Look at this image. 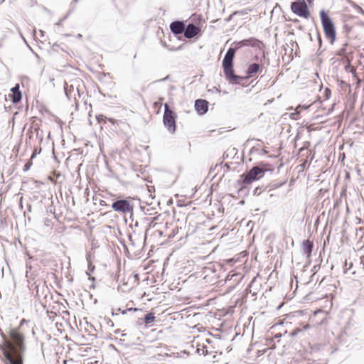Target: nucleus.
<instances>
[{
  "instance_id": "1",
  "label": "nucleus",
  "mask_w": 364,
  "mask_h": 364,
  "mask_svg": "<svg viewBox=\"0 0 364 364\" xmlns=\"http://www.w3.org/2000/svg\"><path fill=\"white\" fill-rule=\"evenodd\" d=\"M11 341H6L4 343V355L6 364H23V353L25 350L23 336L17 331L10 332Z\"/></svg>"
},
{
  "instance_id": "2",
  "label": "nucleus",
  "mask_w": 364,
  "mask_h": 364,
  "mask_svg": "<svg viewBox=\"0 0 364 364\" xmlns=\"http://www.w3.org/2000/svg\"><path fill=\"white\" fill-rule=\"evenodd\" d=\"M235 50L230 48L223 60V68L226 78L231 82L235 84H242L244 77L236 75L233 70V58L235 57Z\"/></svg>"
},
{
  "instance_id": "3",
  "label": "nucleus",
  "mask_w": 364,
  "mask_h": 364,
  "mask_svg": "<svg viewBox=\"0 0 364 364\" xmlns=\"http://www.w3.org/2000/svg\"><path fill=\"white\" fill-rule=\"evenodd\" d=\"M320 17L323 28L326 37L330 40V43H333L336 38V30L334 24L328 16V14L324 11H320Z\"/></svg>"
},
{
  "instance_id": "4",
  "label": "nucleus",
  "mask_w": 364,
  "mask_h": 364,
  "mask_svg": "<svg viewBox=\"0 0 364 364\" xmlns=\"http://www.w3.org/2000/svg\"><path fill=\"white\" fill-rule=\"evenodd\" d=\"M163 122L164 126L167 127L168 132L171 134L176 131V120L174 112L169 108L167 104L165 105V112L164 114Z\"/></svg>"
},
{
  "instance_id": "5",
  "label": "nucleus",
  "mask_w": 364,
  "mask_h": 364,
  "mask_svg": "<svg viewBox=\"0 0 364 364\" xmlns=\"http://www.w3.org/2000/svg\"><path fill=\"white\" fill-rule=\"evenodd\" d=\"M291 9L292 12L300 17L308 18L310 16L308 6L304 0L292 2Z\"/></svg>"
},
{
  "instance_id": "6",
  "label": "nucleus",
  "mask_w": 364,
  "mask_h": 364,
  "mask_svg": "<svg viewBox=\"0 0 364 364\" xmlns=\"http://www.w3.org/2000/svg\"><path fill=\"white\" fill-rule=\"evenodd\" d=\"M264 171L259 166H254L248 173L243 174V183L246 185L250 184L252 181H256L263 176Z\"/></svg>"
},
{
  "instance_id": "7",
  "label": "nucleus",
  "mask_w": 364,
  "mask_h": 364,
  "mask_svg": "<svg viewBox=\"0 0 364 364\" xmlns=\"http://www.w3.org/2000/svg\"><path fill=\"white\" fill-rule=\"evenodd\" d=\"M112 208L117 212L129 213L133 210V206L129 201L124 199L118 200L114 202Z\"/></svg>"
},
{
  "instance_id": "8",
  "label": "nucleus",
  "mask_w": 364,
  "mask_h": 364,
  "mask_svg": "<svg viewBox=\"0 0 364 364\" xmlns=\"http://www.w3.org/2000/svg\"><path fill=\"white\" fill-rule=\"evenodd\" d=\"M200 29L199 27L196 26L193 23H189L184 29V36L188 39L193 38L196 36Z\"/></svg>"
},
{
  "instance_id": "9",
  "label": "nucleus",
  "mask_w": 364,
  "mask_h": 364,
  "mask_svg": "<svg viewBox=\"0 0 364 364\" xmlns=\"http://www.w3.org/2000/svg\"><path fill=\"white\" fill-rule=\"evenodd\" d=\"M208 102L205 100H196L195 102V109L200 114H204L207 112Z\"/></svg>"
},
{
  "instance_id": "10",
  "label": "nucleus",
  "mask_w": 364,
  "mask_h": 364,
  "mask_svg": "<svg viewBox=\"0 0 364 364\" xmlns=\"http://www.w3.org/2000/svg\"><path fill=\"white\" fill-rule=\"evenodd\" d=\"M170 29L176 35L181 34L185 29V24L180 21H176L171 23Z\"/></svg>"
},
{
  "instance_id": "11",
  "label": "nucleus",
  "mask_w": 364,
  "mask_h": 364,
  "mask_svg": "<svg viewBox=\"0 0 364 364\" xmlns=\"http://www.w3.org/2000/svg\"><path fill=\"white\" fill-rule=\"evenodd\" d=\"M11 91L13 92V98H12L13 102L14 103L19 102L22 97L21 92L19 90V85H16L15 87H14L11 89Z\"/></svg>"
},
{
  "instance_id": "12",
  "label": "nucleus",
  "mask_w": 364,
  "mask_h": 364,
  "mask_svg": "<svg viewBox=\"0 0 364 364\" xmlns=\"http://www.w3.org/2000/svg\"><path fill=\"white\" fill-rule=\"evenodd\" d=\"M313 249V242L310 240H304L303 242V252L307 256L310 257Z\"/></svg>"
},
{
  "instance_id": "13",
  "label": "nucleus",
  "mask_w": 364,
  "mask_h": 364,
  "mask_svg": "<svg viewBox=\"0 0 364 364\" xmlns=\"http://www.w3.org/2000/svg\"><path fill=\"white\" fill-rule=\"evenodd\" d=\"M259 65L257 63H252L249 65L247 68V74L249 77H253L259 70Z\"/></svg>"
},
{
  "instance_id": "14",
  "label": "nucleus",
  "mask_w": 364,
  "mask_h": 364,
  "mask_svg": "<svg viewBox=\"0 0 364 364\" xmlns=\"http://www.w3.org/2000/svg\"><path fill=\"white\" fill-rule=\"evenodd\" d=\"M154 319H155V316L153 313L146 314L144 318L146 324H149V323H152L154 321Z\"/></svg>"
},
{
  "instance_id": "15",
  "label": "nucleus",
  "mask_w": 364,
  "mask_h": 364,
  "mask_svg": "<svg viewBox=\"0 0 364 364\" xmlns=\"http://www.w3.org/2000/svg\"><path fill=\"white\" fill-rule=\"evenodd\" d=\"M65 92L67 97L70 99L72 97L71 91L74 90L73 85H70V87L67 82L65 83L64 85Z\"/></svg>"
},
{
  "instance_id": "16",
  "label": "nucleus",
  "mask_w": 364,
  "mask_h": 364,
  "mask_svg": "<svg viewBox=\"0 0 364 364\" xmlns=\"http://www.w3.org/2000/svg\"><path fill=\"white\" fill-rule=\"evenodd\" d=\"M346 46H347V44H344V45L343 46V48H341V49L338 50V55H344V54H345V53H346Z\"/></svg>"
},
{
  "instance_id": "17",
  "label": "nucleus",
  "mask_w": 364,
  "mask_h": 364,
  "mask_svg": "<svg viewBox=\"0 0 364 364\" xmlns=\"http://www.w3.org/2000/svg\"><path fill=\"white\" fill-rule=\"evenodd\" d=\"M255 41L254 39H248V40H244L241 43L243 46H249L250 45V41Z\"/></svg>"
},
{
  "instance_id": "18",
  "label": "nucleus",
  "mask_w": 364,
  "mask_h": 364,
  "mask_svg": "<svg viewBox=\"0 0 364 364\" xmlns=\"http://www.w3.org/2000/svg\"><path fill=\"white\" fill-rule=\"evenodd\" d=\"M105 117L102 114L97 116V119L99 122H105Z\"/></svg>"
},
{
  "instance_id": "19",
  "label": "nucleus",
  "mask_w": 364,
  "mask_h": 364,
  "mask_svg": "<svg viewBox=\"0 0 364 364\" xmlns=\"http://www.w3.org/2000/svg\"><path fill=\"white\" fill-rule=\"evenodd\" d=\"M137 311V309H132V308L127 309L126 310L122 311V314H125L127 313V311Z\"/></svg>"
},
{
  "instance_id": "20",
  "label": "nucleus",
  "mask_w": 364,
  "mask_h": 364,
  "mask_svg": "<svg viewBox=\"0 0 364 364\" xmlns=\"http://www.w3.org/2000/svg\"><path fill=\"white\" fill-rule=\"evenodd\" d=\"M282 183H280V184H279V185H278V184H272V185L270 186V187H271L270 190H271V189H272V188H278V187H279V186H282Z\"/></svg>"
},
{
  "instance_id": "21",
  "label": "nucleus",
  "mask_w": 364,
  "mask_h": 364,
  "mask_svg": "<svg viewBox=\"0 0 364 364\" xmlns=\"http://www.w3.org/2000/svg\"><path fill=\"white\" fill-rule=\"evenodd\" d=\"M281 336H282L281 333H277V334L275 335L274 338H280Z\"/></svg>"
},
{
  "instance_id": "22",
  "label": "nucleus",
  "mask_w": 364,
  "mask_h": 364,
  "mask_svg": "<svg viewBox=\"0 0 364 364\" xmlns=\"http://www.w3.org/2000/svg\"><path fill=\"white\" fill-rule=\"evenodd\" d=\"M115 315H118V312L117 311H113L112 312V316H115Z\"/></svg>"
},
{
  "instance_id": "23",
  "label": "nucleus",
  "mask_w": 364,
  "mask_h": 364,
  "mask_svg": "<svg viewBox=\"0 0 364 364\" xmlns=\"http://www.w3.org/2000/svg\"><path fill=\"white\" fill-rule=\"evenodd\" d=\"M297 331H300V330H299V329H296V330L295 331V332L292 333V335H295V334L296 333V332H297Z\"/></svg>"
},
{
  "instance_id": "24",
  "label": "nucleus",
  "mask_w": 364,
  "mask_h": 364,
  "mask_svg": "<svg viewBox=\"0 0 364 364\" xmlns=\"http://www.w3.org/2000/svg\"><path fill=\"white\" fill-rule=\"evenodd\" d=\"M360 9L361 14H363L364 15V11L362 9H360Z\"/></svg>"
},
{
  "instance_id": "25",
  "label": "nucleus",
  "mask_w": 364,
  "mask_h": 364,
  "mask_svg": "<svg viewBox=\"0 0 364 364\" xmlns=\"http://www.w3.org/2000/svg\"><path fill=\"white\" fill-rule=\"evenodd\" d=\"M326 92L330 93V90L328 89H326Z\"/></svg>"
},
{
  "instance_id": "26",
  "label": "nucleus",
  "mask_w": 364,
  "mask_h": 364,
  "mask_svg": "<svg viewBox=\"0 0 364 364\" xmlns=\"http://www.w3.org/2000/svg\"><path fill=\"white\" fill-rule=\"evenodd\" d=\"M309 3H311V0H307Z\"/></svg>"
}]
</instances>
